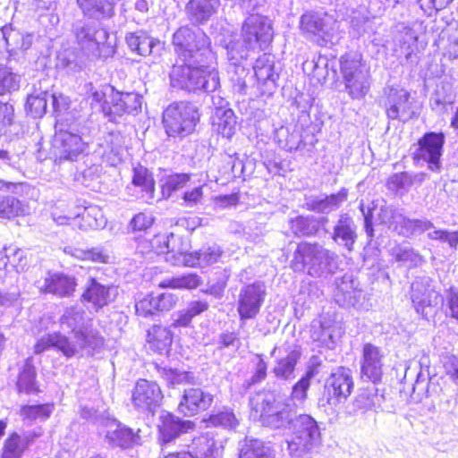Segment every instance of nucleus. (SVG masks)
Instances as JSON below:
<instances>
[{
    "instance_id": "nucleus-16",
    "label": "nucleus",
    "mask_w": 458,
    "mask_h": 458,
    "mask_svg": "<svg viewBox=\"0 0 458 458\" xmlns=\"http://www.w3.org/2000/svg\"><path fill=\"white\" fill-rule=\"evenodd\" d=\"M265 296L266 286L261 282H255L242 287L237 300V311L242 324L257 317Z\"/></svg>"
},
{
    "instance_id": "nucleus-6",
    "label": "nucleus",
    "mask_w": 458,
    "mask_h": 458,
    "mask_svg": "<svg viewBox=\"0 0 458 458\" xmlns=\"http://www.w3.org/2000/svg\"><path fill=\"white\" fill-rule=\"evenodd\" d=\"M173 46L182 62L191 64L214 63L215 54L210 47L209 38L199 29L187 26L179 28L173 35Z\"/></svg>"
},
{
    "instance_id": "nucleus-40",
    "label": "nucleus",
    "mask_w": 458,
    "mask_h": 458,
    "mask_svg": "<svg viewBox=\"0 0 458 458\" xmlns=\"http://www.w3.org/2000/svg\"><path fill=\"white\" fill-rule=\"evenodd\" d=\"M348 197V190L342 188L337 193L326 196L324 199H316L308 203L309 208L314 212L329 214L337 210Z\"/></svg>"
},
{
    "instance_id": "nucleus-58",
    "label": "nucleus",
    "mask_w": 458,
    "mask_h": 458,
    "mask_svg": "<svg viewBox=\"0 0 458 458\" xmlns=\"http://www.w3.org/2000/svg\"><path fill=\"white\" fill-rule=\"evenodd\" d=\"M54 405L50 403L27 405L21 409V413L29 420H45L53 412Z\"/></svg>"
},
{
    "instance_id": "nucleus-52",
    "label": "nucleus",
    "mask_w": 458,
    "mask_h": 458,
    "mask_svg": "<svg viewBox=\"0 0 458 458\" xmlns=\"http://www.w3.org/2000/svg\"><path fill=\"white\" fill-rule=\"evenodd\" d=\"M395 40L398 42L406 57L409 58L417 46L418 36L413 29L402 26L398 35L395 37Z\"/></svg>"
},
{
    "instance_id": "nucleus-59",
    "label": "nucleus",
    "mask_w": 458,
    "mask_h": 458,
    "mask_svg": "<svg viewBox=\"0 0 458 458\" xmlns=\"http://www.w3.org/2000/svg\"><path fill=\"white\" fill-rule=\"evenodd\" d=\"M19 76L13 73L9 68L0 66V95L16 90L19 89Z\"/></svg>"
},
{
    "instance_id": "nucleus-20",
    "label": "nucleus",
    "mask_w": 458,
    "mask_h": 458,
    "mask_svg": "<svg viewBox=\"0 0 458 458\" xmlns=\"http://www.w3.org/2000/svg\"><path fill=\"white\" fill-rule=\"evenodd\" d=\"M385 352L373 344H363L360 359V377L374 384L381 381Z\"/></svg>"
},
{
    "instance_id": "nucleus-39",
    "label": "nucleus",
    "mask_w": 458,
    "mask_h": 458,
    "mask_svg": "<svg viewBox=\"0 0 458 458\" xmlns=\"http://www.w3.org/2000/svg\"><path fill=\"white\" fill-rule=\"evenodd\" d=\"M106 439L113 446H118L123 449L132 448L140 444V437L131 428L117 425L114 430H110L106 435Z\"/></svg>"
},
{
    "instance_id": "nucleus-56",
    "label": "nucleus",
    "mask_w": 458,
    "mask_h": 458,
    "mask_svg": "<svg viewBox=\"0 0 458 458\" xmlns=\"http://www.w3.org/2000/svg\"><path fill=\"white\" fill-rule=\"evenodd\" d=\"M393 256L397 262L409 267H416L422 262V257L411 247H397L393 249Z\"/></svg>"
},
{
    "instance_id": "nucleus-30",
    "label": "nucleus",
    "mask_w": 458,
    "mask_h": 458,
    "mask_svg": "<svg viewBox=\"0 0 458 458\" xmlns=\"http://www.w3.org/2000/svg\"><path fill=\"white\" fill-rule=\"evenodd\" d=\"M40 436V431H28L22 436H20L17 433H13L5 440L2 458H21L23 452L29 447L30 443Z\"/></svg>"
},
{
    "instance_id": "nucleus-53",
    "label": "nucleus",
    "mask_w": 458,
    "mask_h": 458,
    "mask_svg": "<svg viewBox=\"0 0 458 458\" xmlns=\"http://www.w3.org/2000/svg\"><path fill=\"white\" fill-rule=\"evenodd\" d=\"M188 174H174L167 176L162 184V196L168 199L177 191L182 190L190 181Z\"/></svg>"
},
{
    "instance_id": "nucleus-63",
    "label": "nucleus",
    "mask_w": 458,
    "mask_h": 458,
    "mask_svg": "<svg viewBox=\"0 0 458 458\" xmlns=\"http://www.w3.org/2000/svg\"><path fill=\"white\" fill-rule=\"evenodd\" d=\"M160 376L166 381L168 386H175L185 382L188 379L186 372L178 371L173 369L162 368L158 369Z\"/></svg>"
},
{
    "instance_id": "nucleus-8",
    "label": "nucleus",
    "mask_w": 458,
    "mask_h": 458,
    "mask_svg": "<svg viewBox=\"0 0 458 458\" xmlns=\"http://www.w3.org/2000/svg\"><path fill=\"white\" fill-rule=\"evenodd\" d=\"M340 70L345 90L352 99H361L369 91L371 85L369 67L361 55L348 53L340 59Z\"/></svg>"
},
{
    "instance_id": "nucleus-5",
    "label": "nucleus",
    "mask_w": 458,
    "mask_h": 458,
    "mask_svg": "<svg viewBox=\"0 0 458 458\" xmlns=\"http://www.w3.org/2000/svg\"><path fill=\"white\" fill-rule=\"evenodd\" d=\"M338 256L318 243L302 242L297 245L291 262L294 271L307 270L313 277L334 274L337 269Z\"/></svg>"
},
{
    "instance_id": "nucleus-36",
    "label": "nucleus",
    "mask_w": 458,
    "mask_h": 458,
    "mask_svg": "<svg viewBox=\"0 0 458 458\" xmlns=\"http://www.w3.org/2000/svg\"><path fill=\"white\" fill-rule=\"evenodd\" d=\"M85 16L96 20L110 18L114 15L113 0H76Z\"/></svg>"
},
{
    "instance_id": "nucleus-24",
    "label": "nucleus",
    "mask_w": 458,
    "mask_h": 458,
    "mask_svg": "<svg viewBox=\"0 0 458 458\" xmlns=\"http://www.w3.org/2000/svg\"><path fill=\"white\" fill-rule=\"evenodd\" d=\"M214 401V395L199 387L184 389L178 411L185 416H193L206 411Z\"/></svg>"
},
{
    "instance_id": "nucleus-10",
    "label": "nucleus",
    "mask_w": 458,
    "mask_h": 458,
    "mask_svg": "<svg viewBox=\"0 0 458 458\" xmlns=\"http://www.w3.org/2000/svg\"><path fill=\"white\" fill-rule=\"evenodd\" d=\"M290 430L293 439L286 441L285 445L290 455L308 451L317 445L320 441V429L317 420L309 414H299L292 421Z\"/></svg>"
},
{
    "instance_id": "nucleus-32",
    "label": "nucleus",
    "mask_w": 458,
    "mask_h": 458,
    "mask_svg": "<svg viewBox=\"0 0 458 458\" xmlns=\"http://www.w3.org/2000/svg\"><path fill=\"white\" fill-rule=\"evenodd\" d=\"M132 184L139 188V198L146 203L155 200V181L152 174L144 166L133 169Z\"/></svg>"
},
{
    "instance_id": "nucleus-46",
    "label": "nucleus",
    "mask_w": 458,
    "mask_h": 458,
    "mask_svg": "<svg viewBox=\"0 0 458 458\" xmlns=\"http://www.w3.org/2000/svg\"><path fill=\"white\" fill-rule=\"evenodd\" d=\"M48 97L49 93L47 90L35 88L33 92L30 93L27 98L25 106L27 113L33 118L42 117L47 111Z\"/></svg>"
},
{
    "instance_id": "nucleus-17",
    "label": "nucleus",
    "mask_w": 458,
    "mask_h": 458,
    "mask_svg": "<svg viewBox=\"0 0 458 458\" xmlns=\"http://www.w3.org/2000/svg\"><path fill=\"white\" fill-rule=\"evenodd\" d=\"M411 299L417 313L427 320L436 314L438 305L443 302L442 295L423 280L411 284Z\"/></svg>"
},
{
    "instance_id": "nucleus-1",
    "label": "nucleus",
    "mask_w": 458,
    "mask_h": 458,
    "mask_svg": "<svg viewBox=\"0 0 458 458\" xmlns=\"http://www.w3.org/2000/svg\"><path fill=\"white\" fill-rule=\"evenodd\" d=\"M63 331L72 333V337H67L59 332L46 334L40 336L34 345V352L40 354L51 348L62 352L66 358L86 353L93 354V352L100 348L104 340L98 331L92 329L87 319L85 311L79 307L66 308L59 319Z\"/></svg>"
},
{
    "instance_id": "nucleus-27",
    "label": "nucleus",
    "mask_w": 458,
    "mask_h": 458,
    "mask_svg": "<svg viewBox=\"0 0 458 458\" xmlns=\"http://www.w3.org/2000/svg\"><path fill=\"white\" fill-rule=\"evenodd\" d=\"M175 302L176 298L172 293L148 294L136 302L135 310L138 316L147 318L156 311L170 310Z\"/></svg>"
},
{
    "instance_id": "nucleus-37",
    "label": "nucleus",
    "mask_w": 458,
    "mask_h": 458,
    "mask_svg": "<svg viewBox=\"0 0 458 458\" xmlns=\"http://www.w3.org/2000/svg\"><path fill=\"white\" fill-rule=\"evenodd\" d=\"M166 249V260L174 266H185V262L180 260L182 256H191L189 242L179 235L170 233L164 239Z\"/></svg>"
},
{
    "instance_id": "nucleus-38",
    "label": "nucleus",
    "mask_w": 458,
    "mask_h": 458,
    "mask_svg": "<svg viewBox=\"0 0 458 458\" xmlns=\"http://www.w3.org/2000/svg\"><path fill=\"white\" fill-rule=\"evenodd\" d=\"M327 222L328 218L326 216H299L290 220V228L295 235L311 236L315 235Z\"/></svg>"
},
{
    "instance_id": "nucleus-28",
    "label": "nucleus",
    "mask_w": 458,
    "mask_h": 458,
    "mask_svg": "<svg viewBox=\"0 0 458 458\" xmlns=\"http://www.w3.org/2000/svg\"><path fill=\"white\" fill-rule=\"evenodd\" d=\"M75 287V279L61 273H48L42 284L38 285L41 291L58 297L71 296Z\"/></svg>"
},
{
    "instance_id": "nucleus-12",
    "label": "nucleus",
    "mask_w": 458,
    "mask_h": 458,
    "mask_svg": "<svg viewBox=\"0 0 458 458\" xmlns=\"http://www.w3.org/2000/svg\"><path fill=\"white\" fill-rule=\"evenodd\" d=\"M445 135L442 132H427L418 141L412 152V159L416 165L428 164V168L435 173L440 172Z\"/></svg>"
},
{
    "instance_id": "nucleus-14",
    "label": "nucleus",
    "mask_w": 458,
    "mask_h": 458,
    "mask_svg": "<svg viewBox=\"0 0 458 458\" xmlns=\"http://www.w3.org/2000/svg\"><path fill=\"white\" fill-rule=\"evenodd\" d=\"M73 32L81 48L94 56L100 55V47L106 44L109 38L108 31L95 21H79L74 25Z\"/></svg>"
},
{
    "instance_id": "nucleus-31",
    "label": "nucleus",
    "mask_w": 458,
    "mask_h": 458,
    "mask_svg": "<svg viewBox=\"0 0 458 458\" xmlns=\"http://www.w3.org/2000/svg\"><path fill=\"white\" fill-rule=\"evenodd\" d=\"M161 424L159 427L160 440L163 443H169L181 433L187 432L191 428L192 423L189 420H181L171 413H164L160 417Z\"/></svg>"
},
{
    "instance_id": "nucleus-4",
    "label": "nucleus",
    "mask_w": 458,
    "mask_h": 458,
    "mask_svg": "<svg viewBox=\"0 0 458 458\" xmlns=\"http://www.w3.org/2000/svg\"><path fill=\"white\" fill-rule=\"evenodd\" d=\"M191 64L183 62L176 64L170 72L171 86L189 92L204 90L215 93L220 85L218 72L213 63Z\"/></svg>"
},
{
    "instance_id": "nucleus-57",
    "label": "nucleus",
    "mask_w": 458,
    "mask_h": 458,
    "mask_svg": "<svg viewBox=\"0 0 458 458\" xmlns=\"http://www.w3.org/2000/svg\"><path fill=\"white\" fill-rule=\"evenodd\" d=\"M208 423L217 427H223L225 428H235L238 425V420L232 410L224 408V410L210 415Z\"/></svg>"
},
{
    "instance_id": "nucleus-29",
    "label": "nucleus",
    "mask_w": 458,
    "mask_h": 458,
    "mask_svg": "<svg viewBox=\"0 0 458 458\" xmlns=\"http://www.w3.org/2000/svg\"><path fill=\"white\" fill-rule=\"evenodd\" d=\"M219 5L220 0H190L186 13L192 23L203 24L216 13Z\"/></svg>"
},
{
    "instance_id": "nucleus-49",
    "label": "nucleus",
    "mask_w": 458,
    "mask_h": 458,
    "mask_svg": "<svg viewBox=\"0 0 458 458\" xmlns=\"http://www.w3.org/2000/svg\"><path fill=\"white\" fill-rule=\"evenodd\" d=\"M64 251L75 259L81 260H90L94 262L106 263L108 261L109 256L101 247H96L91 249H80L67 247Z\"/></svg>"
},
{
    "instance_id": "nucleus-19",
    "label": "nucleus",
    "mask_w": 458,
    "mask_h": 458,
    "mask_svg": "<svg viewBox=\"0 0 458 458\" xmlns=\"http://www.w3.org/2000/svg\"><path fill=\"white\" fill-rule=\"evenodd\" d=\"M162 400V391L156 382L146 379H139L136 382L131 392V403L139 412L154 414Z\"/></svg>"
},
{
    "instance_id": "nucleus-22",
    "label": "nucleus",
    "mask_w": 458,
    "mask_h": 458,
    "mask_svg": "<svg viewBox=\"0 0 458 458\" xmlns=\"http://www.w3.org/2000/svg\"><path fill=\"white\" fill-rule=\"evenodd\" d=\"M353 386L352 370L348 368L339 367L331 373L326 382V390L329 395L327 403L335 404L345 401L352 394Z\"/></svg>"
},
{
    "instance_id": "nucleus-62",
    "label": "nucleus",
    "mask_w": 458,
    "mask_h": 458,
    "mask_svg": "<svg viewBox=\"0 0 458 458\" xmlns=\"http://www.w3.org/2000/svg\"><path fill=\"white\" fill-rule=\"evenodd\" d=\"M105 142L109 148L110 152L114 155V159L112 160V165H114L116 159L120 160V152L124 144L123 137L118 131H112L107 134Z\"/></svg>"
},
{
    "instance_id": "nucleus-47",
    "label": "nucleus",
    "mask_w": 458,
    "mask_h": 458,
    "mask_svg": "<svg viewBox=\"0 0 458 458\" xmlns=\"http://www.w3.org/2000/svg\"><path fill=\"white\" fill-rule=\"evenodd\" d=\"M36 369L32 364V359L28 358L19 373L17 380L18 391L24 392L26 394L37 393L38 391V387L36 381Z\"/></svg>"
},
{
    "instance_id": "nucleus-43",
    "label": "nucleus",
    "mask_w": 458,
    "mask_h": 458,
    "mask_svg": "<svg viewBox=\"0 0 458 458\" xmlns=\"http://www.w3.org/2000/svg\"><path fill=\"white\" fill-rule=\"evenodd\" d=\"M3 37L5 40L7 50L10 53H16L19 50L25 51L32 44L33 35L22 33L12 27H4L2 30Z\"/></svg>"
},
{
    "instance_id": "nucleus-45",
    "label": "nucleus",
    "mask_w": 458,
    "mask_h": 458,
    "mask_svg": "<svg viewBox=\"0 0 458 458\" xmlns=\"http://www.w3.org/2000/svg\"><path fill=\"white\" fill-rule=\"evenodd\" d=\"M239 458H268L273 454L270 444L259 439H248L240 443Z\"/></svg>"
},
{
    "instance_id": "nucleus-11",
    "label": "nucleus",
    "mask_w": 458,
    "mask_h": 458,
    "mask_svg": "<svg viewBox=\"0 0 458 458\" xmlns=\"http://www.w3.org/2000/svg\"><path fill=\"white\" fill-rule=\"evenodd\" d=\"M301 30L310 40L321 47L337 40V21L326 13H308L301 17Z\"/></svg>"
},
{
    "instance_id": "nucleus-15",
    "label": "nucleus",
    "mask_w": 458,
    "mask_h": 458,
    "mask_svg": "<svg viewBox=\"0 0 458 458\" xmlns=\"http://www.w3.org/2000/svg\"><path fill=\"white\" fill-rule=\"evenodd\" d=\"M117 295V288L108 284L101 275H92L87 277L84 292L81 295L83 301L91 305L95 310H98L113 301Z\"/></svg>"
},
{
    "instance_id": "nucleus-7",
    "label": "nucleus",
    "mask_w": 458,
    "mask_h": 458,
    "mask_svg": "<svg viewBox=\"0 0 458 458\" xmlns=\"http://www.w3.org/2000/svg\"><path fill=\"white\" fill-rule=\"evenodd\" d=\"M250 406L259 414L262 423L274 428L292 426L296 416L292 405L279 400L276 393L267 391L256 394L250 398Z\"/></svg>"
},
{
    "instance_id": "nucleus-55",
    "label": "nucleus",
    "mask_w": 458,
    "mask_h": 458,
    "mask_svg": "<svg viewBox=\"0 0 458 458\" xmlns=\"http://www.w3.org/2000/svg\"><path fill=\"white\" fill-rule=\"evenodd\" d=\"M202 280L197 274H187L181 276L173 277L162 283V286L174 289H195Z\"/></svg>"
},
{
    "instance_id": "nucleus-18",
    "label": "nucleus",
    "mask_w": 458,
    "mask_h": 458,
    "mask_svg": "<svg viewBox=\"0 0 458 458\" xmlns=\"http://www.w3.org/2000/svg\"><path fill=\"white\" fill-rule=\"evenodd\" d=\"M385 95L383 106L388 119L405 123L415 115L413 102L407 90L388 88L385 89Z\"/></svg>"
},
{
    "instance_id": "nucleus-44",
    "label": "nucleus",
    "mask_w": 458,
    "mask_h": 458,
    "mask_svg": "<svg viewBox=\"0 0 458 458\" xmlns=\"http://www.w3.org/2000/svg\"><path fill=\"white\" fill-rule=\"evenodd\" d=\"M253 69L257 80L263 84H274L279 77L275 72L274 56L270 54L264 53L257 58Z\"/></svg>"
},
{
    "instance_id": "nucleus-60",
    "label": "nucleus",
    "mask_w": 458,
    "mask_h": 458,
    "mask_svg": "<svg viewBox=\"0 0 458 458\" xmlns=\"http://www.w3.org/2000/svg\"><path fill=\"white\" fill-rule=\"evenodd\" d=\"M428 238L433 241H439L447 243L451 249L456 250L458 245V231L450 232L443 229L434 228L427 234Z\"/></svg>"
},
{
    "instance_id": "nucleus-61",
    "label": "nucleus",
    "mask_w": 458,
    "mask_h": 458,
    "mask_svg": "<svg viewBox=\"0 0 458 458\" xmlns=\"http://www.w3.org/2000/svg\"><path fill=\"white\" fill-rule=\"evenodd\" d=\"M412 184V176L407 172L396 173L387 182L388 189L395 191L408 190Z\"/></svg>"
},
{
    "instance_id": "nucleus-64",
    "label": "nucleus",
    "mask_w": 458,
    "mask_h": 458,
    "mask_svg": "<svg viewBox=\"0 0 458 458\" xmlns=\"http://www.w3.org/2000/svg\"><path fill=\"white\" fill-rule=\"evenodd\" d=\"M429 388L437 389V386L420 379L419 376L412 387L411 398L416 402L421 401L423 396H429Z\"/></svg>"
},
{
    "instance_id": "nucleus-9",
    "label": "nucleus",
    "mask_w": 458,
    "mask_h": 458,
    "mask_svg": "<svg viewBox=\"0 0 458 458\" xmlns=\"http://www.w3.org/2000/svg\"><path fill=\"white\" fill-rule=\"evenodd\" d=\"M196 105L180 101L170 104L163 113V124L169 137L183 138L195 131L199 121Z\"/></svg>"
},
{
    "instance_id": "nucleus-54",
    "label": "nucleus",
    "mask_w": 458,
    "mask_h": 458,
    "mask_svg": "<svg viewBox=\"0 0 458 458\" xmlns=\"http://www.w3.org/2000/svg\"><path fill=\"white\" fill-rule=\"evenodd\" d=\"M299 355L292 352L285 358L280 359L273 369L276 377L289 379L293 376Z\"/></svg>"
},
{
    "instance_id": "nucleus-2",
    "label": "nucleus",
    "mask_w": 458,
    "mask_h": 458,
    "mask_svg": "<svg viewBox=\"0 0 458 458\" xmlns=\"http://www.w3.org/2000/svg\"><path fill=\"white\" fill-rule=\"evenodd\" d=\"M359 208L364 217V230L369 240L374 237L373 221L405 237L430 232L435 228L430 220L408 218L399 208L386 205L384 199L373 200L368 206L360 201Z\"/></svg>"
},
{
    "instance_id": "nucleus-21",
    "label": "nucleus",
    "mask_w": 458,
    "mask_h": 458,
    "mask_svg": "<svg viewBox=\"0 0 458 458\" xmlns=\"http://www.w3.org/2000/svg\"><path fill=\"white\" fill-rule=\"evenodd\" d=\"M143 98L136 92H120L114 90L111 106H105L104 115L110 122L116 123L117 117L124 114H135L141 109Z\"/></svg>"
},
{
    "instance_id": "nucleus-34",
    "label": "nucleus",
    "mask_w": 458,
    "mask_h": 458,
    "mask_svg": "<svg viewBox=\"0 0 458 458\" xmlns=\"http://www.w3.org/2000/svg\"><path fill=\"white\" fill-rule=\"evenodd\" d=\"M222 250L216 244L203 246L197 251L191 252V256H182L185 267H206L212 265L219 259Z\"/></svg>"
},
{
    "instance_id": "nucleus-51",
    "label": "nucleus",
    "mask_w": 458,
    "mask_h": 458,
    "mask_svg": "<svg viewBox=\"0 0 458 458\" xmlns=\"http://www.w3.org/2000/svg\"><path fill=\"white\" fill-rule=\"evenodd\" d=\"M22 203L13 196L0 195V218L11 219L22 215Z\"/></svg>"
},
{
    "instance_id": "nucleus-25",
    "label": "nucleus",
    "mask_w": 458,
    "mask_h": 458,
    "mask_svg": "<svg viewBox=\"0 0 458 458\" xmlns=\"http://www.w3.org/2000/svg\"><path fill=\"white\" fill-rule=\"evenodd\" d=\"M332 240L348 251L353 250L357 240V226L353 218L347 213H341L333 228Z\"/></svg>"
},
{
    "instance_id": "nucleus-48",
    "label": "nucleus",
    "mask_w": 458,
    "mask_h": 458,
    "mask_svg": "<svg viewBox=\"0 0 458 458\" xmlns=\"http://www.w3.org/2000/svg\"><path fill=\"white\" fill-rule=\"evenodd\" d=\"M89 99L92 106H96L98 110L104 114L105 106H111L112 97L114 92V87L110 85H102L98 88L91 83L87 85Z\"/></svg>"
},
{
    "instance_id": "nucleus-3",
    "label": "nucleus",
    "mask_w": 458,
    "mask_h": 458,
    "mask_svg": "<svg viewBox=\"0 0 458 458\" xmlns=\"http://www.w3.org/2000/svg\"><path fill=\"white\" fill-rule=\"evenodd\" d=\"M53 140L55 162H76L89 153L91 140L89 130L80 120L58 119Z\"/></svg>"
},
{
    "instance_id": "nucleus-35",
    "label": "nucleus",
    "mask_w": 458,
    "mask_h": 458,
    "mask_svg": "<svg viewBox=\"0 0 458 458\" xmlns=\"http://www.w3.org/2000/svg\"><path fill=\"white\" fill-rule=\"evenodd\" d=\"M322 361L319 357L312 356L310 360L309 366L306 373L293 386L292 400L302 403L307 398V392L310 386V380L319 373V367Z\"/></svg>"
},
{
    "instance_id": "nucleus-41",
    "label": "nucleus",
    "mask_w": 458,
    "mask_h": 458,
    "mask_svg": "<svg viewBox=\"0 0 458 458\" xmlns=\"http://www.w3.org/2000/svg\"><path fill=\"white\" fill-rule=\"evenodd\" d=\"M213 126L218 134L230 139L235 132L236 117L230 108L216 107Z\"/></svg>"
},
{
    "instance_id": "nucleus-50",
    "label": "nucleus",
    "mask_w": 458,
    "mask_h": 458,
    "mask_svg": "<svg viewBox=\"0 0 458 458\" xmlns=\"http://www.w3.org/2000/svg\"><path fill=\"white\" fill-rule=\"evenodd\" d=\"M228 59L233 64H238L242 60L247 59L250 50H256V47H249L246 42H243V37L238 39H232L226 44Z\"/></svg>"
},
{
    "instance_id": "nucleus-26",
    "label": "nucleus",
    "mask_w": 458,
    "mask_h": 458,
    "mask_svg": "<svg viewBox=\"0 0 458 458\" xmlns=\"http://www.w3.org/2000/svg\"><path fill=\"white\" fill-rule=\"evenodd\" d=\"M310 338L318 343V345L334 349L337 340L341 337V328L327 318L312 321L310 325Z\"/></svg>"
},
{
    "instance_id": "nucleus-33",
    "label": "nucleus",
    "mask_w": 458,
    "mask_h": 458,
    "mask_svg": "<svg viewBox=\"0 0 458 458\" xmlns=\"http://www.w3.org/2000/svg\"><path fill=\"white\" fill-rule=\"evenodd\" d=\"M105 224L101 208L94 205L85 207L81 213L72 217V225L83 231L97 230L103 227Z\"/></svg>"
},
{
    "instance_id": "nucleus-23",
    "label": "nucleus",
    "mask_w": 458,
    "mask_h": 458,
    "mask_svg": "<svg viewBox=\"0 0 458 458\" xmlns=\"http://www.w3.org/2000/svg\"><path fill=\"white\" fill-rule=\"evenodd\" d=\"M334 299L339 306L344 308L353 307L357 310L363 308L364 294L358 288L352 276L345 275L336 282Z\"/></svg>"
},
{
    "instance_id": "nucleus-42",
    "label": "nucleus",
    "mask_w": 458,
    "mask_h": 458,
    "mask_svg": "<svg viewBox=\"0 0 458 458\" xmlns=\"http://www.w3.org/2000/svg\"><path fill=\"white\" fill-rule=\"evenodd\" d=\"M147 340L155 352L167 353L173 343V333L166 327L155 325L148 331Z\"/></svg>"
},
{
    "instance_id": "nucleus-13",
    "label": "nucleus",
    "mask_w": 458,
    "mask_h": 458,
    "mask_svg": "<svg viewBox=\"0 0 458 458\" xmlns=\"http://www.w3.org/2000/svg\"><path fill=\"white\" fill-rule=\"evenodd\" d=\"M273 36L272 23L267 16L250 14L242 23V37L249 47L264 50L269 46Z\"/></svg>"
}]
</instances>
